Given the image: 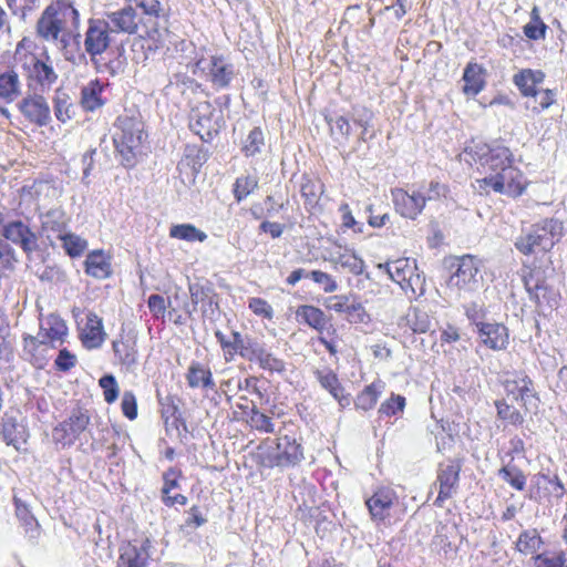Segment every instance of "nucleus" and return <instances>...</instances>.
I'll use <instances>...</instances> for the list:
<instances>
[{"mask_svg": "<svg viewBox=\"0 0 567 567\" xmlns=\"http://www.w3.org/2000/svg\"><path fill=\"white\" fill-rule=\"evenodd\" d=\"M257 344L258 342L255 339L241 336L239 332L234 331L231 333V348L228 350L226 361H231L235 354H239L241 358L251 361Z\"/></svg>", "mask_w": 567, "mask_h": 567, "instance_id": "obj_34", "label": "nucleus"}, {"mask_svg": "<svg viewBox=\"0 0 567 567\" xmlns=\"http://www.w3.org/2000/svg\"><path fill=\"white\" fill-rule=\"evenodd\" d=\"M384 389V384L382 381H375L371 384L367 385L358 395L354 401L355 408L369 411L374 408L377 404L382 391Z\"/></svg>", "mask_w": 567, "mask_h": 567, "instance_id": "obj_36", "label": "nucleus"}, {"mask_svg": "<svg viewBox=\"0 0 567 567\" xmlns=\"http://www.w3.org/2000/svg\"><path fill=\"white\" fill-rule=\"evenodd\" d=\"M300 192L306 203L313 206L318 203L322 194V185L319 181L306 178L301 184Z\"/></svg>", "mask_w": 567, "mask_h": 567, "instance_id": "obj_58", "label": "nucleus"}, {"mask_svg": "<svg viewBox=\"0 0 567 567\" xmlns=\"http://www.w3.org/2000/svg\"><path fill=\"white\" fill-rule=\"evenodd\" d=\"M401 288L408 293L411 292L413 297H421L425 293V276L419 270L413 271Z\"/></svg>", "mask_w": 567, "mask_h": 567, "instance_id": "obj_55", "label": "nucleus"}, {"mask_svg": "<svg viewBox=\"0 0 567 567\" xmlns=\"http://www.w3.org/2000/svg\"><path fill=\"white\" fill-rule=\"evenodd\" d=\"M251 361L258 362L259 367L264 370H268L271 372H282L285 371V362L270 353L264 344H257L255 352L252 354Z\"/></svg>", "mask_w": 567, "mask_h": 567, "instance_id": "obj_38", "label": "nucleus"}, {"mask_svg": "<svg viewBox=\"0 0 567 567\" xmlns=\"http://www.w3.org/2000/svg\"><path fill=\"white\" fill-rule=\"evenodd\" d=\"M54 115L58 121L65 123L74 115V107L69 94L56 91L54 96Z\"/></svg>", "mask_w": 567, "mask_h": 567, "instance_id": "obj_47", "label": "nucleus"}, {"mask_svg": "<svg viewBox=\"0 0 567 567\" xmlns=\"http://www.w3.org/2000/svg\"><path fill=\"white\" fill-rule=\"evenodd\" d=\"M59 239L65 252L72 258L80 257L87 248V241L84 238L70 231H65Z\"/></svg>", "mask_w": 567, "mask_h": 567, "instance_id": "obj_48", "label": "nucleus"}, {"mask_svg": "<svg viewBox=\"0 0 567 567\" xmlns=\"http://www.w3.org/2000/svg\"><path fill=\"white\" fill-rule=\"evenodd\" d=\"M258 188V177L256 175H241L236 178L233 187L234 197L239 203L247 198Z\"/></svg>", "mask_w": 567, "mask_h": 567, "instance_id": "obj_45", "label": "nucleus"}, {"mask_svg": "<svg viewBox=\"0 0 567 567\" xmlns=\"http://www.w3.org/2000/svg\"><path fill=\"white\" fill-rule=\"evenodd\" d=\"M151 540L128 542L121 546L118 567H146L150 559Z\"/></svg>", "mask_w": 567, "mask_h": 567, "instance_id": "obj_19", "label": "nucleus"}, {"mask_svg": "<svg viewBox=\"0 0 567 567\" xmlns=\"http://www.w3.org/2000/svg\"><path fill=\"white\" fill-rule=\"evenodd\" d=\"M144 140V124L140 120L130 116L117 118V131L113 135V143L123 166L136 165L138 157L143 154Z\"/></svg>", "mask_w": 567, "mask_h": 567, "instance_id": "obj_2", "label": "nucleus"}, {"mask_svg": "<svg viewBox=\"0 0 567 567\" xmlns=\"http://www.w3.org/2000/svg\"><path fill=\"white\" fill-rule=\"evenodd\" d=\"M22 41L17 45L16 60L20 62L21 70L27 81V86L30 92L45 93L51 90V86L56 82L58 74L49 62L50 58L47 56V61L39 59L33 53H25L20 55V48Z\"/></svg>", "mask_w": 567, "mask_h": 567, "instance_id": "obj_4", "label": "nucleus"}, {"mask_svg": "<svg viewBox=\"0 0 567 567\" xmlns=\"http://www.w3.org/2000/svg\"><path fill=\"white\" fill-rule=\"evenodd\" d=\"M104 87L99 80L90 81L82 87L80 102L85 111L93 112L105 104V100L102 97Z\"/></svg>", "mask_w": 567, "mask_h": 567, "instance_id": "obj_30", "label": "nucleus"}, {"mask_svg": "<svg viewBox=\"0 0 567 567\" xmlns=\"http://www.w3.org/2000/svg\"><path fill=\"white\" fill-rule=\"evenodd\" d=\"M498 476L516 491H523L526 486V476L515 465L507 464L498 470Z\"/></svg>", "mask_w": 567, "mask_h": 567, "instance_id": "obj_49", "label": "nucleus"}, {"mask_svg": "<svg viewBox=\"0 0 567 567\" xmlns=\"http://www.w3.org/2000/svg\"><path fill=\"white\" fill-rule=\"evenodd\" d=\"M378 268L385 270L389 277L400 286L406 281L413 271L417 270L416 261L409 258H399L385 264H379Z\"/></svg>", "mask_w": 567, "mask_h": 567, "instance_id": "obj_25", "label": "nucleus"}, {"mask_svg": "<svg viewBox=\"0 0 567 567\" xmlns=\"http://www.w3.org/2000/svg\"><path fill=\"white\" fill-rule=\"evenodd\" d=\"M2 439L8 445L19 450L20 443H25L24 430L19 426L13 416L4 415L2 417Z\"/></svg>", "mask_w": 567, "mask_h": 567, "instance_id": "obj_37", "label": "nucleus"}, {"mask_svg": "<svg viewBox=\"0 0 567 567\" xmlns=\"http://www.w3.org/2000/svg\"><path fill=\"white\" fill-rule=\"evenodd\" d=\"M41 228L45 233H53L59 238L66 231L69 218L62 208H52L40 215Z\"/></svg>", "mask_w": 567, "mask_h": 567, "instance_id": "obj_32", "label": "nucleus"}, {"mask_svg": "<svg viewBox=\"0 0 567 567\" xmlns=\"http://www.w3.org/2000/svg\"><path fill=\"white\" fill-rule=\"evenodd\" d=\"M16 504V514L18 519L23 525L25 533L29 534L31 538H35L39 535V524L35 517L31 514L28 506L22 503L20 499L14 498Z\"/></svg>", "mask_w": 567, "mask_h": 567, "instance_id": "obj_44", "label": "nucleus"}, {"mask_svg": "<svg viewBox=\"0 0 567 567\" xmlns=\"http://www.w3.org/2000/svg\"><path fill=\"white\" fill-rule=\"evenodd\" d=\"M66 333L68 327L64 320L59 316L51 313L41 320L39 333V336L43 338L41 343H45L47 341H62Z\"/></svg>", "mask_w": 567, "mask_h": 567, "instance_id": "obj_26", "label": "nucleus"}, {"mask_svg": "<svg viewBox=\"0 0 567 567\" xmlns=\"http://www.w3.org/2000/svg\"><path fill=\"white\" fill-rule=\"evenodd\" d=\"M309 275L310 279L322 288L323 292L332 293L338 290V284L330 274L321 270H311Z\"/></svg>", "mask_w": 567, "mask_h": 567, "instance_id": "obj_60", "label": "nucleus"}, {"mask_svg": "<svg viewBox=\"0 0 567 567\" xmlns=\"http://www.w3.org/2000/svg\"><path fill=\"white\" fill-rule=\"evenodd\" d=\"M481 342L494 351L505 350L509 342L508 329L497 322H476Z\"/></svg>", "mask_w": 567, "mask_h": 567, "instance_id": "obj_20", "label": "nucleus"}, {"mask_svg": "<svg viewBox=\"0 0 567 567\" xmlns=\"http://www.w3.org/2000/svg\"><path fill=\"white\" fill-rule=\"evenodd\" d=\"M169 236L186 241L203 243L207 239V235L192 224L173 225L169 229Z\"/></svg>", "mask_w": 567, "mask_h": 567, "instance_id": "obj_43", "label": "nucleus"}, {"mask_svg": "<svg viewBox=\"0 0 567 567\" xmlns=\"http://www.w3.org/2000/svg\"><path fill=\"white\" fill-rule=\"evenodd\" d=\"M90 416L81 411H73L68 420L59 423L52 431L53 441L64 446L72 445L82 432L85 431Z\"/></svg>", "mask_w": 567, "mask_h": 567, "instance_id": "obj_14", "label": "nucleus"}, {"mask_svg": "<svg viewBox=\"0 0 567 567\" xmlns=\"http://www.w3.org/2000/svg\"><path fill=\"white\" fill-rule=\"evenodd\" d=\"M85 272L96 279H105L111 275V262L103 250H94L86 256Z\"/></svg>", "mask_w": 567, "mask_h": 567, "instance_id": "obj_33", "label": "nucleus"}, {"mask_svg": "<svg viewBox=\"0 0 567 567\" xmlns=\"http://www.w3.org/2000/svg\"><path fill=\"white\" fill-rule=\"evenodd\" d=\"M103 19L114 35H141L142 30L150 35L145 20L137 14L132 6H125L116 11L106 12Z\"/></svg>", "mask_w": 567, "mask_h": 567, "instance_id": "obj_8", "label": "nucleus"}, {"mask_svg": "<svg viewBox=\"0 0 567 567\" xmlns=\"http://www.w3.org/2000/svg\"><path fill=\"white\" fill-rule=\"evenodd\" d=\"M114 41V34L103 18L90 19L84 33V50L90 60L103 55Z\"/></svg>", "mask_w": 567, "mask_h": 567, "instance_id": "obj_10", "label": "nucleus"}, {"mask_svg": "<svg viewBox=\"0 0 567 567\" xmlns=\"http://www.w3.org/2000/svg\"><path fill=\"white\" fill-rule=\"evenodd\" d=\"M411 329L415 333H425L432 328V320L425 311L415 310L413 318L409 320Z\"/></svg>", "mask_w": 567, "mask_h": 567, "instance_id": "obj_61", "label": "nucleus"}, {"mask_svg": "<svg viewBox=\"0 0 567 567\" xmlns=\"http://www.w3.org/2000/svg\"><path fill=\"white\" fill-rule=\"evenodd\" d=\"M80 14L71 0H56L48 6L35 24L37 35L53 43L71 61L72 45L80 47Z\"/></svg>", "mask_w": 567, "mask_h": 567, "instance_id": "obj_1", "label": "nucleus"}, {"mask_svg": "<svg viewBox=\"0 0 567 567\" xmlns=\"http://www.w3.org/2000/svg\"><path fill=\"white\" fill-rule=\"evenodd\" d=\"M189 295L192 305L195 308L200 305L203 313L207 315L208 311L214 312L213 306L217 307L216 293L210 285L190 284Z\"/></svg>", "mask_w": 567, "mask_h": 567, "instance_id": "obj_27", "label": "nucleus"}, {"mask_svg": "<svg viewBox=\"0 0 567 567\" xmlns=\"http://www.w3.org/2000/svg\"><path fill=\"white\" fill-rule=\"evenodd\" d=\"M100 386L103 389L104 400L107 403H114L118 398V384L112 374L103 375L99 381Z\"/></svg>", "mask_w": 567, "mask_h": 567, "instance_id": "obj_59", "label": "nucleus"}, {"mask_svg": "<svg viewBox=\"0 0 567 567\" xmlns=\"http://www.w3.org/2000/svg\"><path fill=\"white\" fill-rule=\"evenodd\" d=\"M421 193L424 194L425 203L427 200H436L444 197L447 192V187L436 181H432L426 189L420 188Z\"/></svg>", "mask_w": 567, "mask_h": 567, "instance_id": "obj_64", "label": "nucleus"}, {"mask_svg": "<svg viewBox=\"0 0 567 567\" xmlns=\"http://www.w3.org/2000/svg\"><path fill=\"white\" fill-rule=\"evenodd\" d=\"M461 465L456 462L441 464L437 470V477L433 488H439V495L434 505L443 507L446 499L452 498L458 489Z\"/></svg>", "mask_w": 567, "mask_h": 567, "instance_id": "obj_13", "label": "nucleus"}, {"mask_svg": "<svg viewBox=\"0 0 567 567\" xmlns=\"http://www.w3.org/2000/svg\"><path fill=\"white\" fill-rule=\"evenodd\" d=\"M115 357L124 365L131 367L136 362V350L130 341L123 339L113 341Z\"/></svg>", "mask_w": 567, "mask_h": 567, "instance_id": "obj_51", "label": "nucleus"}, {"mask_svg": "<svg viewBox=\"0 0 567 567\" xmlns=\"http://www.w3.org/2000/svg\"><path fill=\"white\" fill-rule=\"evenodd\" d=\"M543 545V539L536 529H527L520 533L516 542V548L524 555H534Z\"/></svg>", "mask_w": 567, "mask_h": 567, "instance_id": "obj_41", "label": "nucleus"}, {"mask_svg": "<svg viewBox=\"0 0 567 567\" xmlns=\"http://www.w3.org/2000/svg\"><path fill=\"white\" fill-rule=\"evenodd\" d=\"M102 319L94 312L86 315V323L82 331V341L87 348H99L105 340Z\"/></svg>", "mask_w": 567, "mask_h": 567, "instance_id": "obj_24", "label": "nucleus"}, {"mask_svg": "<svg viewBox=\"0 0 567 567\" xmlns=\"http://www.w3.org/2000/svg\"><path fill=\"white\" fill-rule=\"evenodd\" d=\"M7 240L20 246L25 254H31L38 249V237L28 225L21 220H12L0 229Z\"/></svg>", "mask_w": 567, "mask_h": 567, "instance_id": "obj_18", "label": "nucleus"}, {"mask_svg": "<svg viewBox=\"0 0 567 567\" xmlns=\"http://www.w3.org/2000/svg\"><path fill=\"white\" fill-rule=\"evenodd\" d=\"M250 424L255 430L259 432H275V425L271 421V417L260 412L256 404H252V406L250 408Z\"/></svg>", "mask_w": 567, "mask_h": 567, "instance_id": "obj_54", "label": "nucleus"}, {"mask_svg": "<svg viewBox=\"0 0 567 567\" xmlns=\"http://www.w3.org/2000/svg\"><path fill=\"white\" fill-rule=\"evenodd\" d=\"M212 115L213 107L208 102H204L192 110L189 127L204 142H209L214 133L217 132L214 128Z\"/></svg>", "mask_w": 567, "mask_h": 567, "instance_id": "obj_21", "label": "nucleus"}, {"mask_svg": "<svg viewBox=\"0 0 567 567\" xmlns=\"http://www.w3.org/2000/svg\"><path fill=\"white\" fill-rule=\"evenodd\" d=\"M347 320L351 323H362L368 317L364 307L361 302L353 300L350 302L348 310L346 311Z\"/></svg>", "mask_w": 567, "mask_h": 567, "instance_id": "obj_63", "label": "nucleus"}, {"mask_svg": "<svg viewBox=\"0 0 567 567\" xmlns=\"http://www.w3.org/2000/svg\"><path fill=\"white\" fill-rule=\"evenodd\" d=\"M395 210L403 217L415 219L425 207L424 194L421 190L409 193L402 188L391 190Z\"/></svg>", "mask_w": 567, "mask_h": 567, "instance_id": "obj_16", "label": "nucleus"}, {"mask_svg": "<svg viewBox=\"0 0 567 567\" xmlns=\"http://www.w3.org/2000/svg\"><path fill=\"white\" fill-rule=\"evenodd\" d=\"M543 78L542 72L525 69L515 74L513 81L523 95L532 96L536 94V84L540 83Z\"/></svg>", "mask_w": 567, "mask_h": 567, "instance_id": "obj_35", "label": "nucleus"}, {"mask_svg": "<svg viewBox=\"0 0 567 567\" xmlns=\"http://www.w3.org/2000/svg\"><path fill=\"white\" fill-rule=\"evenodd\" d=\"M523 281L526 291L539 309H553L558 305L557 292L547 284L545 271L542 268H529L523 271Z\"/></svg>", "mask_w": 567, "mask_h": 567, "instance_id": "obj_6", "label": "nucleus"}, {"mask_svg": "<svg viewBox=\"0 0 567 567\" xmlns=\"http://www.w3.org/2000/svg\"><path fill=\"white\" fill-rule=\"evenodd\" d=\"M495 405L497 409V416L501 420L507 421L516 426L523 424L524 416L517 409L507 404L505 401H496Z\"/></svg>", "mask_w": 567, "mask_h": 567, "instance_id": "obj_57", "label": "nucleus"}, {"mask_svg": "<svg viewBox=\"0 0 567 567\" xmlns=\"http://www.w3.org/2000/svg\"><path fill=\"white\" fill-rule=\"evenodd\" d=\"M315 374L320 385L328 390L342 408L350 404V398L343 394V388L334 372L327 369L323 371L317 370Z\"/></svg>", "mask_w": 567, "mask_h": 567, "instance_id": "obj_29", "label": "nucleus"}, {"mask_svg": "<svg viewBox=\"0 0 567 567\" xmlns=\"http://www.w3.org/2000/svg\"><path fill=\"white\" fill-rule=\"evenodd\" d=\"M468 154L477 161L485 176L501 171L513 163V154L508 147L502 145L489 146L486 144L470 147Z\"/></svg>", "mask_w": 567, "mask_h": 567, "instance_id": "obj_9", "label": "nucleus"}, {"mask_svg": "<svg viewBox=\"0 0 567 567\" xmlns=\"http://www.w3.org/2000/svg\"><path fill=\"white\" fill-rule=\"evenodd\" d=\"M296 316L318 331L323 330L327 324L324 312L315 306L302 305L298 307Z\"/></svg>", "mask_w": 567, "mask_h": 567, "instance_id": "obj_39", "label": "nucleus"}, {"mask_svg": "<svg viewBox=\"0 0 567 567\" xmlns=\"http://www.w3.org/2000/svg\"><path fill=\"white\" fill-rule=\"evenodd\" d=\"M331 262L340 265L342 268L348 269L351 274L359 276L363 274L365 264L363 259L357 256L353 251L338 252L331 257Z\"/></svg>", "mask_w": 567, "mask_h": 567, "instance_id": "obj_42", "label": "nucleus"}, {"mask_svg": "<svg viewBox=\"0 0 567 567\" xmlns=\"http://www.w3.org/2000/svg\"><path fill=\"white\" fill-rule=\"evenodd\" d=\"M185 378L192 389L215 390L216 388L210 369L200 362H192Z\"/></svg>", "mask_w": 567, "mask_h": 567, "instance_id": "obj_23", "label": "nucleus"}, {"mask_svg": "<svg viewBox=\"0 0 567 567\" xmlns=\"http://www.w3.org/2000/svg\"><path fill=\"white\" fill-rule=\"evenodd\" d=\"M505 390L508 395L520 401L526 411H535L538 408V395L534 389V383L526 374H519L514 379L505 381Z\"/></svg>", "mask_w": 567, "mask_h": 567, "instance_id": "obj_15", "label": "nucleus"}, {"mask_svg": "<svg viewBox=\"0 0 567 567\" xmlns=\"http://www.w3.org/2000/svg\"><path fill=\"white\" fill-rule=\"evenodd\" d=\"M563 223L556 218H546L527 229L515 240V247L524 255L550 250L563 237Z\"/></svg>", "mask_w": 567, "mask_h": 567, "instance_id": "obj_3", "label": "nucleus"}, {"mask_svg": "<svg viewBox=\"0 0 567 567\" xmlns=\"http://www.w3.org/2000/svg\"><path fill=\"white\" fill-rule=\"evenodd\" d=\"M398 495L391 487H379L365 499L371 518L374 522H384L391 515V509L398 503Z\"/></svg>", "mask_w": 567, "mask_h": 567, "instance_id": "obj_17", "label": "nucleus"}, {"mask_svg": "<svg viewBox=\"0 0 567 567\" xmlns=\"http://www.w3.org/2000/svg\"><path fill=\"white\" fill-rule=\"evenodd\" d=\"M405 408V398L400 394L392 393L379 408L378 413L382 416H393L402 413Z\"/></svg>", "mask_w": 567, "mask_h": 567, "instance_id": "obj_53", "label": "nucleus"}, {"mask_svg": "<svg viewBox=\"0 0 567 567\" xmlns=\"http://www.w3.org/2000/svg\"><path fill=\"white\" fill-rule=\"evenodd\" d=\"M17 107L24 118L37 126H47L51 122V109L41 92H28L17 103Z\"/></svg>", "mask_w": 567, "mask_h": 567, "instance_id": "obj_12", "label": "nucleus"}, {"mask_svg": "<svg viewBox=\"0 0 567 567\" xmlns=\"http://www.w3.org/2000/svg\"><path fill=\"white\" fill-rule=\"evenodd\" d=\"M22 93V84L19 74L13 70H7L0 74V100L6 103L14 102Z\"/></svg>", "mask_w": 567, "mask_h": 567, "instance_id": "obj_28", "label": "nucleus"}, {"mask_svg": "<svg viewBox=\"0 0 567 567\" xmlns=\"http://www.w3.org/2000/svg\"><path fill=\"white\" fill-rule=\"evenodd\" d=\"M548 27L540 18V11L537 6H534L530 11V20L524 25L523 32L529 40L538 41L546 38Z\"/></svg>", "mask_w": 567, "mask_h": 567, "instance_id": "obj_40", "label": "nucleus"}, {"mask_svg": "<svg viewBox=\"0 0 567 567\" xmlns=\"http://www.w3.org/2000/svg\"><path fill=\"white\" fill-rule=\"evenodd\" d=\"M121 408L123 414L130 419L134 420L137 416V403L136 398L133 392L125 391L122 396Z\"/></svg>", "mask_w": 567, "mask_h": 567, "instance_id": "obj_62", "label": "nucleus"}, {"mask_svg": "<svg viewBox=\"0 0 567 567\" xmlns=\"http://www.w3.org/2000/svg\"><path fill=\"white\" fill-rule=\"evenodd\" d=\"M193 73L206 76L215 87L223 89L229 85L234 76V69L221 56L210 55L197 60Z\"/></svg>", "mask_w": 567, "mask_h": 567, "instance_id": "obj_11", "label": "nucleus"}, {"mask_svg": "<svg viewBox=\"0 0 567 567\" xmlns=\"http://www.w3.org/2000/svg\"><path fill=\"white\" fill-rule=\"evenodd\" d=\"M265 145V136L260 127H254L243 146V152L246 156H254L260 153L262 146Z\"/></svg>", "mask_w": 567, "mask_h": 567, "instance_id": "obj_52", "label": "nucleus"}, {"mask_svg": "<svg viewBox=\"0 0 567 567\" xmlns=\"http://www.w3.org/2000/svg\"><path fill=\"white\" fill-rule=\"evenodd\" d=\"M331 135L336 141H348L350 136V123L349 120L344 116H337L334 118H327Z\"/></svg>", "mask_w": 567, "mask_h": 567, "instance_id": "obj_56", "label": "nucleus"}, {"mask_svg": "<svg viewBox=\"0 0 567 567\" xmlns=\"http://www.w3.org/2000/svg\"><path fill=\"white\" fill-rule=\"evenodd\" d=\"M478 183L481 188L491 187L496 193L512 197L522 195L525 189L524 175L513 163L489 176H485Z\"/></svg>", "mask_w": 567, "mask_h": 567, "instance_id": "obj_7", "label": "nucleus"}, {"mask_svg": "<svg viewBox=\"0 0 567 567\" xmlns=\"http://www.w3.org/2000/svg\"><path fill=\"white\" fill-rule=\"evenodd\" d=\"M484 70L477 63H468L463 72V93L467 96L477 95L485 86Z\"/></svg>", "mask_w": 567, "mask_h": 567, "instance_id": "obj_31", "label": "nucleus"}, {"mask_svg": "<svg viewBox=\"0 0 567 567\" xmlns=\"http://www.w3.org/2000/svg\"><path fill=\"white\" fill-rule=\"evenodd\" d=\"M303 458L300 444L288 436L279 439L277 444V453L274 456L272 465L287 467L299 463Z\"/></svg>", "mask_w": 567, "mask_h": 567, "instance_id": "obj_22", "label": "nucleus"}, {"mask_svg": "<svg viewBox=\"0 0 567 567\" xmlns=\"http://www.w3.org/2000/svg\"><path fill=\"white\" fill-rule=\"evenodd\" d=\"M535 567H567L564 551L545 550L534 556Z\"/></svg>", "mask_w": 567, "mask_h": 567, "instance_id": "obj_50", "label": "nucleus"}, {"mask_svg": "<svg viewBox=\"0 0 567 567\" xmlns=\"http://www.w3.org/2000/svg\"><path fill=\"white\" fill-rule=\"evenodd\" d=\"M455 266L446 282V290L450 298L461 299L478 290L482 277L478 260L473 256L458 258Z\"/></svg>", "mask_w": 567, "mask_h": 567, "instance_id": "obj_5", "label": "nucleus"}, {"mask_svg": "<svg viewBox=\"0 0 567 567\" xmlns=\"http://www.w3.org/2000/svg\"><path fill=\"white\" fill-rule=\"evenodd\" d=\"M95 71L99 73H107L112 76L118 75L124 72L125 65L121 54L115 58L104 61L102 55L90 60Z\"/></svg>", "mask_w": 567, "mask_h": 567, "instance_id": "obj_46", "label": "nucleus"}]
</instances>
